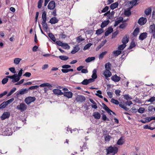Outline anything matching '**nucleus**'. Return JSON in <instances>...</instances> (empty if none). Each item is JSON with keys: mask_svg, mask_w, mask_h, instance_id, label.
I'll return each mask as SVG.
<instances>
[{"mask_svg": "<svg viewBox=\"0 0 155 155\" xmlns=\"http://www.w3.org/2000/svg\"><path fill=\"white\" fill-rule=\"evenodd\" d=\"M110 70L108 69H105L103 73L106 79H107V78L110 77L111 75V73Z\"/></svg>", "mask_w": 155, "mask_h": 155, "instance_id": "obj_13", "label": "nucleus"}, {"mask_svg": "<svg viewBox=\"0 0 155 155\" xmlns=\"http://www.w3.org/2000/svg\"><path fill=\"white\" fill-rule=\"evenodd\" d=\"M58 20L57 19V18L54 17L52 18L49 21V22L51 24H54L57 23L58 21Z\"/></svg>", "mask_w": 155, "mask_h": 155, "instance_id": "obj_21", "label": "nucleus"}, {"mask_svg": "<svg viewBox=\"0 0 155 155\" xmlns=\"http://www.w3.org/2000/svg\"><path fill=\"white\" fill-rule=\"evenodd\" d=\"M113 31V28L112 27H108L105 33V35L106 36H108L110 34L112 33Z\"/></svg>", "mask_w": 155, "mask_h": 155, "instance_id": "obj_15", "label": "nucleus"}, {"mask_svg": "<svg viewBox=\"0 0 155 155\" xmlns=\"http://www.w3.org/2000/svg\"><path fill=\"white\" fill-rule=\"evenodd\" d=\"M102 119L104 121H109V120L107 118L106 115L104 114H102Z\"/></svg>", "mask_w": 155, "mask_h": 155, "instance_id": "obj_48", "label": "nucleus"}, {"mask_svg": "<svg viewBox=\"0 0 155 155\" xmlns=\"http://www.w3.org/2000/svg\"><path fill=\"white\" fill-rule=\"evenodd\" d=\"M14 98H12L8 100V101H4V102L7 106L9 104H11V103H12L14 101Z\"/></svg>", "mask_w": 155, "mask_h": 155, "instance_id": "obj_33", "label": "nucleus"}, {"mask_svg": "<svg viewBox=\"0 0 155 155\" xmlns=\"http://www.w3.org/2000/svg\"><path fill=\"white\" fill-rule=\"evenodd\" d=\"M93 74L91 76L92 78H90L92 80V81L93 82L95 81V79H96L97 78V71L96 69H94L92 72Z\"/></svg>", "mask_w": 155, "mask_h": 155, "instance_id": "obj_14", "label": "nucleus"}, {"mask_svg": "<svg viewBox=\"0 0 155 155\" xmlns=\"http://www.w3.org/2000/svg\"><path fill=\"white\" fill-rule=\"evenodd\" d=\"M138 0H132L130 2V3L132 4L133 5H136L138 4V3H137Z\"/></svg>", "mask_w": 155, "mask_h": 155, "instance_id": "obj_61", "label": "nucleus"}, {"mask_svg": "<svg viewBox=\"0 0 155 155\" xmlns=\"http://www.w3.org/2000/svg\"><path fill=\"white\" fill-rule=\"evenodd\" d=\"M6 106V105L5 103L4 102H3L0 105V109L4 108H5Z\"/></svg>", "mask_w": 155, "mask_h": 155, "instance_id": "obj_62", "label": "nucleus"}, {"mask_svg": "<svg viewBox=\"0 0 155 155\" xmlns=\"http://www.w3.org/2000/svg\"><path fill=\"white\" fill-rule=\"evenodd\" d=\"M110 21L109 20H107L106 21H104L102 22L101 25V27L103 28L107 26L109 23Z\"/></svg>", "mask_w": 155, "mask_h": 155, "instance_id": "obj_28", "label": "nucleus"}, {"mask_svg": "<svg viewBox=\"0 0 155 155\" xmlns=\"http://www.w3.org/2000/svg\"><path fill=\"white\" fill-rule=\"evenodd\" d=\"M129 39H122V42L123 44L119 45L118 47V49L120 50H123L126 47V44L128 42Z\"/></svg>", "mask_w": 155, "mask_h": 155, "instance_id": "obj_3", "label": "nucleus"}, {"mask_svg": "<svg viewBox=\"0 0 155 155\" xmlns=\"http://www.w3.org/2000/svg\"><path fill=\"white\" fill-rule=\"evenodd\" d=\"M8 79L7 78H3L2 81V84H6L8 81Z\"/></svg>", "mask_w": 155, "mask_h": 155, "instance_id": "obj_54", "label": "nucleus"}, {"mask_svg": "<svg viewBox=\"0 0 155 155\" xmlns=\"http://www.w3.org/2000/svg\"><path fill=\"white\" fill-rule=\"evenodd\" d=\"M43 0H39L38 3V8H41L42 7Z\"/></svg>", "mask_w": 155, "mask_h": 155, "instance_id": "obj_47", "label": "nucleus"}, {"mask_svg": "<svg viewBox=\"0 0 155 155\" xmlns=\"http://www.w3.org/2000/svg\"><path fill=\"white\" fill-rule=\"evenodd\" d=\"M136 46V44L135 42L133 40L131 41L130 45L128 48V49H131L134 47Z\"/></svg>", "mask_w": 155, "mask_h": 155, "instance_id": "obj_36", "label": "nucleus"}, {"mask_svg": "<svg viewBox=\"0 0 155 155\" xmlns=\"http://www.w3.org/2000/svg\"><path fill=\"white\" fill-rule=\"evenodd\" d=\"M63 48L65 49H69L70 48V46L67 43H64L63 46Z\"/></svg>", "mask_w": 155, "mask_h": 155, "instance_id": "obj_50", "label": "nucleus"}, {"mask_svg": "<svg viewBox=\"0 0 155 155\" xmlns=\"http://www.w3.org/2000/svg\"><path fill=\"white\" fill-rule=\"evenodd\" d=\"M16 108L18 110H19L21 111L22 112L26 110L27 106L25 104L21 103L20 105H18L17 106Z\"/></svg>", "mask_w": 155, "mask_h": 155, "instance_id": "obj_5", "label": "nucleus"}, {"mask_svg": "<svg viewBox=\"0 0 155 155\" xmlns=\"http://www.w3.org/2000/svg\"><path fill=\"white\" fill-rule=\"evenodd\" d=\"M145 109L143 107H140L138 110V112L140 113H143L144 112Z\"/></svg>", "mask_w": 155, "mask_h": 155, "instance_id": "obj_58", "label": "nucleus"}, {"mask_svg": "<svg viewBox=\"0 0 155 155\" xmlns=\"http://www.w3.org/2000/svg\"><path fill=\"white\" fill-rule=\"evenodd\" d=\"M126 21V20H123V18L122 17H119V18H117V25L120 22H125Z\"/></svg>", "mask_w": 155, "mask_h": 155, "instance_id": "obj_29", "label": "nucleus"}, {"mask_svg": "<svg viewBox=\"0 0 155 155\" xmlns=\"http://www.w3.org/2000/svg\"><path fill=\"white\" fill-rule=\"evenodd\" d=\"M22 72H23V70L21 69L19 71V72H18V74H17V76L16 78H19V79L18 80V81L20 80V77L21 76L22 74Z\"/></svg>", "mask_w": 155, "mask_h": 155, "instance_id": "obj_45", "label": "nucleus"}, {"mask_svg": "<svg viewBox=\"0 0 155 155\" xmlns=\"http://www.w3.org/2000/svg\"><path fill=\"white\" fill-rule=\"evenodd\" d=\"M125 142V139L123 137H121L117 142V144L119 145H122Z\"/></svg>", "mask_w": 155, "mask_h": 155, "instance_id": "obj_18", "label": "nucleus"}, {"mask_svg": "<svg viewBox=\"0 0 155 155\" xmlns=\"http://www.w3.org/2000/svg\"><path fill=\"white\" fill-rule=\"evenodd\" d=\"M130 9V8H129L128 10H125L124 14L125 16L128 17L131 15V12Z\"/></svg>", "mask_w": 155, "mask_h": 155, "instance_id": "obj_32", "label": "nucleus"}, {"mask_svg": "<svg viewBox=\"0 0 155 155\" xmlns=\"http://www.w3.org/2000/svg\"><path fill=\"white\" fill-rule=\"evenodd\" d=\"M79 45H77L74 46L73 48V49L71 52L72 54H74L77 52L80 49V48L78 47Z\"/></svg>", "mask_w": 155, "mask_h": 155, "instance_id": "obj_16", "label": "nucleus"}, {"mask_svg": "<svg viewBox=\"0 0 155 155\" xmlns=\"http://www.w3.org/2000/svg\"><path fill=\"white\" fill-rule=\"evenodd\" d=\"M103 32V30L102 28H100L97 29L96 31V34L97 35H99L101 34Z\"/></svg>", "mask_w": 155, "mask_h": 155, "instance_id": "obj_49", "label": "nucleus"}, {"mask_svg": "<svg viewBox=\"0 0 155 155\" xmlns=\"http://www.w3.org/2000/svg\"><path fill=\"white\" fill-rule=\"evenodd\" d=\"M42 21H47L46 13L45 11L43 12L42 14Z\"/></svg>", "mask_w": 155, "mask_h": 155, "instance_id": "obj_37", "label": "nucleus"}, {"mask_svg": "<svg viewBox=\"0 0 155 155\" xmlns=\"http://www.w3.org/2000/svg\"><path fill=\"white\" fill-rule=\"evenodd\" d=\"M17 76V74H15L13 75L12 76H6V78H10L12 79L11 82V84L12 83H14L17 82L18 81V79L19 78H17L16 77Z\"/></svg>", "mask_w": 155, "mask_h": 155, "instance_id": "obj_4", "label": "nucleus"}, {"mask_svg": "<svg viewBox=\"0 0 155 155\" xmlns=\"http://www.w3.org/2000/svg\"><path fill=\"white\" fill-rule=\"evenodd\" d=\"M28 90L27 88L21 89L19 91L16 92V95L18 97L19 95H23L28 92Z\"/></svg>", "mask_w": 155, "mask_h": 155, "instance_id": "obj_7", "label": "nucleus"}, {"mask_svg": "<svg viewBox=\"0 0 155 155\" xmlns=\"http://www.w3.org/2000/svg\"><path fill=\"white\" fill-rule=\"evenodd\" d=\"M93 116L97 120L100 118L101 115L99 113L97 112H94Z\"/></svg>", "mask_w": 155, "mask_h": 155, "instance_id": "obj_20", "label": "nucleus"}, {"mask_svg": "<svg viewBox=\"0 0 155 155\" xmlns=\"http://www.w3.org/2000/svg\"><path fill=\"white\" fill-rule=\"evenodd\" d=\"M140 32L139 28H136L134 30L133 32L132 33L134 37H136L138 34Z\"/></svg>", "mask_w": 155, "mask_h": 155, "instance_id": "obj_26", "label": "nucleus"}, {"mask_svg": "<svg viewBox=\"0 0 155 155\" xmlns=\"http://www.w3.org/2000/svg\"><path fill=\"white\" fill-rule=\"evenodd\" d=\"M36 99V98L35 97L29 96L25 99V101L27 104H29L35 101Z\"/></svg>", "mask_w": 155, "mask_h": 155, "instance_id": "obj_2", "label": "nucleus"}, {"mask_svg": "<svg viewBox=\"0 0 155 155\" xmlns=\"http://www.w3.org/2000/svg\"><path fill=\"white\" fill-rule=\"evenodd\" d=\"M110 8L112 9L116 8V2L112 4L110 6Z\"/></svg>", "mask_w": 155, "mask_h": 155, "instance_id": "obj_59", "label": "nucleus"}, {"mask_svg": "<svg viewBox=\"0 0 155 155\" xmlns=\"http://www.w3.org/2000/svg\"><path fill=\"white\" fill-rule=\"evenodd\" d=\"M48 8L50 10H53L55 7V3L54 1H50L48 6Z\"/></svg>", "mask_w": 155, "mask_h": 155, "instance_id": "obj_10", "label": "nucleus"}, {"mask_svg": "<svg viewBox=\"0 0 155 155\" xmlns=\"http://www.w3.org/2000/svg\"><path fill=\"white\" fill-rule=\"evenodd\" d=\"M107 53V51H105L101 53L99 55V59H102L104 55H105Z\"/></svg>", "mask_w": 155, "mask_h": 155, "instance_id": "obj_43", "label": "nucleus"}, {"mask_svg": "<svg viewBox=\"0 0 155 155\" xmlns=\"http://www.w3.org/2000/svg\"><path fill=\"white\" fill-rule=\"evenodd\" d=\"M56 44L59 46L62 47L63 46L64 43L60 41H57L56 42Z\"/></svg>", "mask_w": 155, "mask_h": 155, "instance_id": "obj_55", "label": "nucleus"}, {"mask_svg": "<svg viewBox=\"0 0 155 155\" xmlns=\"http://www.w3.org/2000/svg\"><path fill=\"white\" fill-rule=\"evenodd\" d=\"M155 101V97H152L151 98L149 99L148 100L146 101L150 102L151 103H152L153 102Z\"/></svg>", "mask_w": 155, "mask_h": 155, "instance_id": "obj_53", "label": "nucleus"}, {"mask_svg": "<svg viewBox=\"0 0 155 155\" xmlns=\"http://www.w3.org/2000/svg\"><path fill=\"white\" fill-rule=\"evenodd\" d=\"M97 93L95 94V95L97 96L100 98H102L103 96L102 95H100L99 94H102V92L100 90H98L97 91Z\"/></svg>", "mask_w": 155, "mask_h": 155, "instance_id": "obj_42", "label": "nucleus"}, {"mask_svg": "<svg viewBox=\"0 0 155 155\" xmlns=\"http://www.w3.org/2000/svg\"><path fill=\"white\" fill-rule=\"evenodd\" d=\"M71 67V66L68 64H65L62 66V68L64 69H68V68Z\"/></svg>", "mask_w": 155, "mask_h": 155, "instance_id": "obj_60", "label": "nucleus"}, {"mask_svg": "<svg viewBox=\"0 0 155 155\" xmlns=\"http://www.w3.org/2000/svg\"><path fill=\"white\" fill-rule=\"evenodd\" d=\"M16 88L15 87H14L13 88H12V89L8 93V94L7 95V97H8L11 95L13 93H14L15 91L16 90Z\"/></svg>", "mask_w": 155, "mask_h": 155, "instance_id": "obj_38", "label": "nucleus"}, {"mask_svg": "<svg viewBox=\"0 0 155 155\" xmlns=\"http://www.w3.org/2000/svg\"><path fill=\"white\" fill-rule=\"evenodd\" d=\"M46 21H42L41 24L42 25L43 29L45 31H46L48 30V27L47 23H46Z\"/></svg>", "mask_w": 155, "mask_h": 155, "instance_id": "obj_25", "label": "nucleus"}, {"mask_svg": "<svg viewBox=\"0 0 155 155\" xmlns=\"http://www.w3.org/2000/svg\"><path fill=\"white\" fill-rule=\"evenodd\" d=\"M127 25V24L125 22H123L119 26V28L123 29L125 28Z\"/></svg>", "mask_w": 155, "mask_h": 155, "instance_id": "obj_51", "label": "nucleus"}, {"mask_svg": "<svg viewBox=\"0 0 155 155\" xmlns=\"http://www.w3.org/2000/svg\"><path fill=\"white\" fill-rule=\"evenodd\" d=\"M59 57L61 60L64 61H66L69 58L68 56L64 55L60 56H59Z\"/></svg>", "mask_w": 155, "mask_h": 155, "instance_id": "obj_41", "label": "nucleus"}, {"mask_svg": "<svg viewBox=\"0 0 155 155\" xmlns=\"http://www.w3.org/2000/svg\"><path fill=\"white\" fill-rule=\"evenodd\" d=\"M95 59V57H89L86 59L85 61L86 62L88 63L94 61Z\"/></svg>", "mask_w": 155, "mask_h": 155, "instance_id": "obj_31", "label": "nucleus"}, {"mask_svg": "<svg viewBox=\"0 0 155 155\" xmlns=\"http://www.w3.org/2000/svg\"><path fill=\"white\" fill-rule=\"evenodd\" d=\"M9 70L13 73L15 74L16 73V71H15V69L14 67H11L9 69Z\"/></svg>", "mask_w": 155, "mask_h": 155, "instance_id": "obj_63", "label": "nucleus"}, {"mask_svg": "<svg viewBox=\"0 0 155 155\" xmlns=\"http://www.w3.org/2000/svg\"><path fill=\"white\" fill-rule=\"evenodd\" d=\"M92 80L89 79H84L81 83L83 85H87L89 83L92 82Z\"/></svg>", "mask_w": 155, "mask_h": 155, "instance_id": "obj_17", "label": "nucleus"}, {"mask_svg": "<svg viewBox=\"0 0 155 155\" xmlns=\"http://www.w3.org/2000/svg\"><path fill=\"white\" fill-rule=\"evenodd\" d=\"M53 91L55 94L58 95H63V92H61V90L60 89H54Z\"/></svg>", "mask_w": 155, "mask_h": 155, "instance_id": "obj_23", "label": "nucleus"}, {"mask_svg": "<svg viewBox=\"0 0 155 155\" xmlns=\"http://www.w3.org/2000/svg\"><path fill=\"white\" fill-rule=\"evenodd\" d=\"M149 28L150 29V33L153 34V35L151 36V39H152V38H155V25L154 24H153L150 25V26Z\"/></svg>", "mask_w": 155, "mask_h": 155, "instance_id": "obj_6", "label": "nucleus"}, {"mask_svg": "<svg viewBox=\"0 0 155 155\" xmlns=\"http://www.w3.org/2000/svg\"><path fill=\"white\" fill-rule=\"evenodd\" d=\"M85 100V98L84 96L79 95L76 98V100L78 102H83Z\"/></svg>", "mask_w": 155, "mask_h": 155, "instance_id": "obj_11", "label": "nucleus"}, {"mask_svg": "<svg viewBox=\"0 0 155 155\" xmlns=\"http://www.w3.org/2000/svg\"><path fill=\"white\" fill-rule=\"evenodd\" d=\"M124 98L127 100H130L132 99V98L129 95H126L124 96Z\"/></svg>", "mask_w": 155, "mask_h": 155, "instance_id": "obj_64", "label": "nucleus"}, {"mask_svg": "<svg viewBox=\"0 0 155 155\" xmlns=\"http://www.w3.org/2000/svg\"><path fill=\"white\" fill-rule=\"evenodd\" d=\"M21 59L20 58H16L14 60V63L15 64H18Z\"/></svg>", "mask_w": 155, "mask_h": 155, "instance_id": "obj_34", "label": "nucleus"}, {"mask_svg": "<svg viewBox=\"0 0 155 155\" xmlns=\"http://www.w3.org/2000/svg\"><path fill=\"white\" fill-rule=\"evenodd\" d=\"M147 21L146 18L141 17L139 19L138 23L141 25H143L147 22Z\"/></svg>", "mask_w": 155, "mask_h": 155, "instance_id": "obj_8", "label": "nucleus"}, {"mask_svg": "<svg viewBox=\"0 0 155 155\" xmlns=\"http://www.w3.org/2000/svg\"><path fill=\"white\" fill-rule=\"evenodd\" d=\"M107 41L106 39H105L104 41H103L96 48V51H98L104 44L106 43Z\"/></svg>", "mask_w": 155, "mask_h": 155, "instance_id": "obj_19", "label": "nucleus"}, {"mask_svg": "<svg viewBox=\"0 0 155 155\" xmlns=\"http://www.w3.org/2000/svg\"><path fill=\"white\" fill-rule=\"evenodd\" d=\"M115 13L114 11H112L110 13V14H109L108 15V17L109 19H111L114 17V15Z\"/></svg>", "mask_w": 155, "mask_h": 155, "instance_id": "obj_56", "label": "nucleus"}, {"mask_svg": "<svg viewBox=\"0 0 155 155\" xmlns=\"http://www.w3.org/2000/svg\"><path fill=\"white\" fill-rule=\"evenodd\" d=\"M111 66V64L110 63H106L105 64V69H108L109 70H110L111 69L110 66Z\"/></svg>", "mask_w": 155, "mask_h": 155, "instance_id": "obj_46", "label": "nucleus"}, {"mask_svg": "<svg viewBox=\"0 0 155 155\" xmlns=\"http://www.w3.org/2000/svg\"><path fill=\"white\" fill-rule=\"evenodd\" d=\"M40 86L41 87H52V86L50 84L48 83H44L42 84H41L40 85Z\"/></svg>", "mask_w": 155, "mask_h": 155, "instance_id": "obj_35", "label": "nucleus"}, {"mask_svg": "<svg viewBox=\"0 0 155 155\" xmlns=\"http://www.w3.org/2000/svg\"><path fill=\"white\" fill-rule=\"evenodd\" d=\"M6 132L7 133L6 135L8 136L12 135V131L10 128L7 129L6 130Z\"/></svg>", "mask_w": 155, "mask_h": 155, "instance_id": "obj_40", "label": "nucleus"}, {"mask_svg": "<svg viewBox=\"0 0 155 155\" xmlns=\"http://www.w3.org/2000/svg\"><path fill=\"white\" fill-rule=\"evenodd\" d=\"M39 87V86L38 85H35V86H31L28 89V90H29L36 89Z\"/></svg>", "mask_w": 155, "mask_h": 155, "instance_id": "obj_52", "label": "nucleus"}, {"mask_svg": "<svg viewBox=\"0 0 155 155\" xmlns=\"http://www.w3.org/2000/svg\"><path fill=\"white\" fill-rule=\"evenodd\" d=\"M10 115V113L9 112H5L0 117L2 120H3L6 119L8 118L9 117Z\"/></svg>", "mask_w": 155, "mask_h": 155, "instance_id": "obj_9", "label": "nucleus"}, {"mask_svg": "<svg viewBox=\"0 0 155 155\" xmlns=\"http://www.w3.org/2000/svg\"><path fill=\"white\" fill-rule=\"evenodd\" d=\"M105 150L107 152V155L111 153V155H114L116 153V147H113L112 146H110L107 147Z\"/></svg>", "mask_w": 155, "mask_h": 155, "instance_id": "obj_1", "label": "nucleus"}, {"mask_svg": "<svg viewBox=\"0 0 155 155\" xmlns=\"http://www.w3.org/2000/svg\"><path fill=\"white\" fill-rule=\"evenodd\" d=\"M102 104L103 106V108L106 110L109 114H111V111H112V110L109 108L107 107L106 104H104V103H102Z\"/></svg>", "mask_w": 155, "mask_h": 155, "instance_id": "obj_22", "label": "nucleus"}, {"mask_svg": "<svg viewBox=\"0 0 155 155\" xmlns=\"http://www.w3.org/2000/svg\"><path fill=\"white\" fill-rule=\"evenodd\" d=\"M92 45V44L91 43H89L87 44L84 46L83 50L85 51L88 49Z\"/></svg>", "mask_w": 155, "mask_h": 155, "instance_id": "obj_39", "label": "nucleus"}, {"mask_svg": "<svg viewBox=\"0 0 155 155\" xmlns=\"http://www.w3.org/2000/svg\"><path fill=\"white\" fill-rule=\"evenodd\" d=\"M151 8L149 7L145 10L144 12L146 15H148L151 13Z\"/></svg>", "mask_w": 155, "mask_h": 155, "instance_id": "obj_30", "label": "nucleus"}, {"mask_svg": "<svg viewBox=\"0 0 155 155\" xmlns=\"http://www.w3.org/2000/svg\"><path fill=\"white\" fill-rule=\"evenodd\" d=\"M104 137L105 141L107 142H109L110 141V138H111V137L109 135H106L104 136Z\"/></svg>", "mask_w": 155, "mask_h": 155, "instance_id": "obj_44", "label": "nucleus"}, {"mask_svg": "<svg viewBox=\"0 0 155 155\" xmlns=\"http://www.w3.org/2000/svg\"><path fill=\"white\" fill-rule=\"evenodd\" d=\"M59 38H64L66 37V35L64 34V32L61 33L59 35Z\"/></svg>", "mask_w": 155, "mask_h": 155, "instance_id": "obj_57", "label": "nucleus"}, {"mask_svg": "<svg viewBox=\"0 0 155 155\" xmlns=\"http://www.w3.org/2000/svg\"><path fill=\"white\" fill-rule=\"evenodd\" d=\"M147 33L146 32L142 33L140 35L139 39H145L147 37Z\"/></svg>", "mask_w": 155, "mask_h": 155, "instance_id": "obj_27", "label": "nucleus"}, {"mask_svg": "<svg viewBox=\"0 0 155 155\" xmlns=\"http://www.w3.org/2000/svg\"><path fill=\"white\" fill-rule=\"evenodd\" d=\"M119 104V106L121 108L124 109V110H129V108H127L124 104L122 102L119 103V101L117 100V105Z\"/></svg>", "mask_w": 155, "mask_h": 155, "instance_id": "obj_24", "label": "nucleus"}, {"mask_svg": "<svg viewBox=\"0 0 155 155\" xmlns=\"http://www.w3.org/2000/svg\"><path fill=\"white\" fill-rule=\"evenodd\" d=\"M63 95H64V97L68 98H70L72 97L73 93L71 91H65L64 92H63Z\"/></svg>", "mask_w": 155, "mask_h": 155, "instance_id": "obj_12", "label": "nucleus"}]
</instances>
